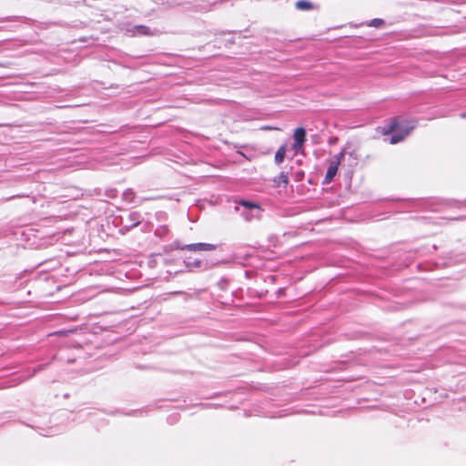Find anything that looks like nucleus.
Instances as JSON below:
<instances>
[{"label":"nucleus","mask_w":466,"mask_h":466,"mask_svg":"<svg viewBox=\"0 0 466 466\" xmlns=\"http://www.w3.org/2000/svg\"><path fill=\"white\" fill-rule=\"evenodd\" d=\"M414 127H415V125L412 124L411 126H410L408 127L397 129L395 124L391 125L390 129L393 130L394 132L390 138V143L397 144V143L402 141L410 133V131L414 128Z\"/></svg>","instance_id":"f257e3e1"},{"label":"nucleus","mask_w":466,"mask_h":466,"mask_svg":"<svg viewBox=\"0 0 466 466\" xmlns=\"http://www.w3.org/2000/svg\"><path fill=\"white\" fill-rule=\"evenodd\" d=\"M181 249H187L189 251L198 252V251H211L216 249V246L209 243H195L185 245L180 248Z\"/></svg>","instance_id":"20e7f679"},{"label":"nucleus","mask_w":466,"mask_h":466,"mask_svg":"<svg viewBox=\"0 0 466 466\" xmlns=\"http://www.w3.org/2000/svg\"><path fill=\"white\" fill-rule=\"evenodd\" d=\"M274 182L278 185V186H281L283 185L284 187H286L289 183V178H288V176L285 174V173H280L275 179H274Z\"/></svg>","instance_id":"0eeeda50"},{"label":"nucleus","mask_w":466,"mask_h":466,"mask_svg":"<svg viewBox=\"0 0 466 466\" xmlns=\"http://www.w3.org/2000/svg\"><path fill=\"white\" fill-rule=\"evenodd\" d=\"M286 155V148L284 146L280 147L275 154V162L280 164L284 161Z\"/></svg>","instance_id":"423d86ee"},{"label":"nucleus","mask_w":466,"mask_h":466,"mask_svg":"<svg viewBox=\"0 0 466 466\" xmlns=\"http://www.w3.org/2000/svg\"><path fill=\"white\" fill-rule=\"evenodd\" d=\"M195 266H196V267H199V266H200V261H196V262H195Z\"/></svg>","instance_id":"2eb2a0df"},{"label":"nucleus","mask_w":466,"mask_h":466,"mask_svg":"<svg viewBox=\"0 0 466 466\" xmlns=\"http://www.w3.org/2000/svg\"><path fill=\"white\" fill-rule=\"evenodd\" d=\"M296 7L299 10H309L312 8V4L308 1L300 0L296 3Z\"/></svg>","instance_id":"6e6552de"},{"label":"nucleus","mask_w":466,"mask_h":466,"mask_svg":"<svg viewBox=\"0 0 466 466\" xmlns=\"http://www.w3.org/2000/svg\"><path fill=\"white\" fill-rule=\"evenodd\" d=\"M262 130H273V129H278L277 127H270V126H264L261 127Z\"/></svg>","instance_id":"4468645a"},{"label":"nucleus","mask_w":466,"mask_h":466,"mask_svg":"<svg viewBox=\"0 0 466 466\" xmlns=\"http://www.w3.org/2000/svg\"><path fill=\"white\" fill-rule=\"evenodd\" d=\"M383 24H384L383 20L376 18V19L371 20L370 23L369 24V25L374 26V27H379Z\"/></svg>","instance_id":"f8f14e48"},{"label":"nucleus","mask_w":466,"mask_h":466,"mask_svg":"<svg viewBox=\"0 0 466 466\" xmlns=\"http://www.w3.org/2000/svg\"><path fill=\"white\" fill-rule=\"evenodd\" d=\"M294 144H293V149L296 152H299L306 140V131L303 127H298L294 131Z\"/></svg>","instance_id":"7ed1b4c3"},{"label":"nucleus","mask_w":466,"mask_h":466,"mask_svg":"<svg viewBox=\"0 0 466 466\" xmlns=\"http://www.w3.org/2000/svg\"><path fill=\"white\" fill-rule=\"evenodd\" d=\"M338 168H339L338 165H336L335 163H333L331 161L329 162V167H328L326 176H325V183H329L333 180V178L335 177V176L338 172Z\"/></svg>","instance_id":"39448f33"},{"label":"nucleus","mask_w":466,"mask_h":466,"mask_svg":"<svg viewBox=\"0 0 466 466\" xmlns=\"http://www.w3.org/2000/svg\"><path fill=\"white\" fill-rule=\"evenodd\" d=\"M124 196H125L126 199L132 201V199H133V192L132 191L127 190V192L124 193Z\"/></svg>","instance_id":"ddd939ff"},{"label":"nucleus","mask_w":466,"mask_h":466,"mask_svg":"<svg viewBox=\"0 0 466 466\" xmlns=\"http://www.w3.org/2000/svg\"><path fill=\"white\" fill-rule=\"evenodd\" d=\"M239 205L244 207L246 209L250 210L251 213H242V216L246 220H250L252 218H258V213L260 212V207L254 202L248 200H240Z\"/></svg>","instance_id":"f03ea898"},{"label":"nucleus","mask_w":466,"mask_h":466,"mask_svg":"<svg viewBox=\"0 0 466 466\" xmlns=\"http://www.w3.org/2000/svg\"><path fill=\"white\" fill-rule=\"evenodd\" d=\"M135 35H148L149 29L145 25H137L135 27Z\"/></svg>","instance_id":"9d476101"},{"label":"nucleus","mask_w":466,"mask_h":466,"mask_svg":"<svg viewBox=\"0 0 466 466\" xmlns=\"http://www.w3.org/2000/svg\"><path fill=\"white\" fill-rule=\"evenodd\" d=\"M130 221L132 222L131 227H136L140 223L141 216L139 213L133 212L129 214Z\"/></svg>","instance_id":"1a4fd4ad"},{"label":"nucleus","mask_w":466,"mask_h":466,"mask_svg":"<svg viewBox=\"0 0 466 466\" xmlns=\"http://www.w3.org/2000/svg\"><path fill=\"white\" fill-rule=\"evenodd\" d=\"M344 155H345V151L342 150L341 152H339V154H337L336 156L333 157L332 159H330L329 161L335 163L336 165L339 166L342 159L344 158Z\"/></svg>","instance_id":"9b49d317"}]
</instances>
